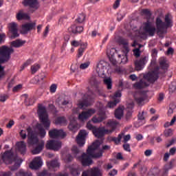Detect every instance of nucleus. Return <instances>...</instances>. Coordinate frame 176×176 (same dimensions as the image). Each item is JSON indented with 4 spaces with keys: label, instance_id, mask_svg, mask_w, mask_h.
<instances>
[{
    "label": "nucleus",
    "instance_id": "1",
    "mask_svg": "<svg viewBox=\"0 0 176 176\" xmlns=\"http://www.w3.org/2000/svg\"><path fill=\"white\" fill-rule=\"evenodd\" d=\"M28 133V144L29 148H34L32 150V155H38L41 153L45 148V142L43 140H40L38 139L36 134L32 131L31 127H28L26 131L21 130L19 133L22 140H25L27 138Z\"/></svg>",
    "mask_w": 176,
    "mask_h": 176
},
{
    "label": "nucleus",
    "instance_id": "2",
    "mask_svg": "<svg viewBox=\"0 0 176 176\" xmlns=\"http://www.w3.org/2000/svg\"><path fill=\"white\" fill-rule=\"evenodd\" d=\"M100 145H101V142L96 140L91 146L88 147L87 153H83L82 155L79 157V160L81 162L82 166H90L93 164V160H91L92 157H101L102 156V151H100L98 153L94 154V152L99 150Z\"/></svg>",
    "mask_w": 176,
    "mask_h": 176
},
{
    "label": "nucleus",
    "instance_id": "3",
    "mask_svg": "<svg viewBox=\"0 0 176 176\" xmlns=\"http://www.w3.org/2000/svg\"><path fill=\"white\" fill-rule=\"evenodd\" d=\"M107 127L111 129H105L104 127L101 128H95L91 124V122H89L87 124V128L88 130H92L93 134L97 138H101L102 137H104L105 134H111L115 131V129L116 127H118L119 122H116V120H109L107 123L104 122Z\"/></svg>",
    "mask_w": 176,
    "mask_h": 176
},
{
    "label": "nucleus",
    "instance_id": "4",
    "mask_svg": "<svg viewBox=\"0 0 176 176\" xmlns=\"http://www.w3.org/2000/svg\"><path fill=\"white\" fill-rule=\"evenodd\" d=\"M14 50L12 47L6 45L0 47V64L8 63L10 60V56ZM5 76V71L3 67L0 65V79Z\"/></svg>",
    "mask_w": 176,
    "mask_h": 176
},
{
    "label": "nucleus",
    "instance_id": "5",
    "mask_svg": "<svg viewBox=\"0 0 176 176\" xmlns=\"http://www.w3.org/2000/svg\"><path fill=\"white\" fill-rule=\"evenodd\" d=\"M157 72H150L147 74H145L140 82L133 85L135 89H144V87H148L151 83H153L157 80Z\"/></svg>",
    "mask_w": 176,
    "mask_h": 176
},
{
    "label": "nucleus",
    "instance_id": "6",
    "mask_svg": "<svg viewBox=\"0 0 176 176\" xmlns=\"http://www.w3.org/2000/svg\"><path fill=\"white\" fill-rule=\"evenodd\" d=\"M2 160L6 164H12V163H14V166L11 168L12 171L17 170V168L20 167V164L23 163V160L15 156L12 150L6 151L2 156Z\"/></svg>",
    "mask_w": 176,
    "mask_h": 176
},
{
    "label": "nucleus",
    "instance_id": "7",
    "mask_svg": "<svg viewBox=\"0 0 176 176\" xmlns=\"http://www.w3.org/2000/svg\"><path fill=\"white\" fill-rule=\"evenodd\" d=\"M155 32L156 28L155 26H153L152 22L147 21L146 22L143 23L141 25L138 36H140V38H142V39H146V36L148 35L150 36H153Z\"/></svg>",
    "mask_w": 176,
    "mask_h": 176
},
{
    "label": "nucleus",
    "instance_id": "8",
    "mask_svg": "<svg viewBox=\"0 0 176 176\" xmlns=\"http://www.w3.org/2000/svg\"><path fill=\"white\" fill-rule=\"evenodd\" d=\"M156 27L157 35H163L166 28H168V27H173V21H171V17H170V15H166L165 23L162 22L160 18H157Z\"/></svg>",
    "mask_w": 176,
    "mask_h": 176
},
{
    "label": "nucleus",
    "instance_id": "9",
    "mask_svg": "<svg viewBox=\"0 0 176 176\" xmlns=\"http://www.w3.org/2000/svg\"><path fill=\"white\" fill-rule=\"evenodd\" d=\"M37 113L38 115L41 123H42L45 129L49 130V128L50 127V120L49 119V115H47L46 107L43 104H38Z\"/></svg>",
    "mask_w": 176,
    "mask_h": 176
},
{
    "label": "nucleus",
    "instance_id": "10",
    "mask_svg": "<svg viewBox=\"0 0 176 176\" xmlns=\"http://www.w3.org/2000/svg\"><path fill=\"white\" fill-rule=\"evenodd\" d=\"M91 104H93V100L89 98L83 99L82 100H79L77 104L78 108L74 109L73 112L74 113H78V112H79V109H85V108H87V107H90Z\"/></svg>",
    "mask_w": 176,
    "mask_h": 176
},
{
    "label": "nucleus",
    "instance_id": "11",
    "mask_svg": "<svg viewBox=\"0 0 176 176\" xmlns=\"http://www.w3.org/2000/svg\"><path fill=\"white\" fill-rule=\"evenodd\" d=\"M124 45V47L122 50L123 54H119L118 58L121 59V63L122 64H126L127 63L128 58H127V53H129V43L127 42L122 43Z\"/></svg>",
    "mask_w": 176,
    "mask_h": 176
},
{
    "label": "nucleus",
    "instance_id": "12",
    "mask_svg": "<svg viewBox=\"0 0 176 176\" xmlns=\"http://www.w3.org/2000/svg\"><path fill=\"white\" fill-rule=\"evenodd\" d=\"M122 97V93L120 91H118L116 92L114 96H111V100H113V101H111L108 102V107L109 108H113L114 107H116V105L118 104V102H120V98Z\"/></svg>",
    "mask_w": 176,
    "mask_h": 176
},
{
    "label": "nucleus",
    "instance_id": "13",
    "mask_svg": "<svg viewBox=\"0 0 176 176\" xmlns=\"http://www.w3.org/2000/svg\"><path fill=\"white\" fill-rule=\"evenodd\" d=\"M8 30L11 34V39H14V38H18L19 36V30H17V23L12 22L8 24Z\"/></svg>",
    "mask_w": 176,
    "mask_h": 176
},
{
    "label": "nucleus",
    "instance_id": "14",
    "mask_svg": "<svg viewBox=\"0 0 176 176\" xmlns=\"http://www.w3.org/2000/svg\"><path fill=\"white\" fill-rule=\"evenodd\" d=\"M87 131L85 130H81L77 138H76V142L79 146H83V145L86 142V137H87Z\"/></svg>",
    "mask_w": 176,
    "mask_h": 176
},
{
    "label": "nucleus",
    "instance_id": "15",
    "mask_svg": "<svg viewBox=\"0 0 176 176\" xmlns=\"http://www.w3.org/2000/svg\"><path fill=\"white\" fill-rule=\"evenodd\" d=\"M94 113H96V109H89L87 111H82L78 115V119L79 120H81V122H83V120H86L87 119H89V118H91V116H93Z\"/></svg>",
    "mask_w": 176,
    "mask_h": 176
},
{
    "label": "nucleus",
    "instance_id": "16",
    "mask_svg": "<svg viewBox=\"0 0 176 176\" xmlns=\"http://www.w3.org/2000/svg\"><path fill=\"white\" fill-rule=\"evenodd\" d=\"M148 63L147 56H142L140 59L137 60L135 62V68L136 71H141L144 67V65Z\"/></svg>",
    "mask_w": 176,
    "mask_h": 176
},
{
    "label": "nucleus",
    "instance_id": "17",
    "mask_svg": "<svg viewBox=\"0 0 176 176\" xmlns=\"http://www.w3.org/2000/svg\"><path fill=\"white\" fill-rule=\"evenodd\" d=\"M47 149H52V151H58L61 148V142L56 140L48 141L46 144Z\"/></svg>",
    "mask_w": 176,
    "mask_h": 176
},
{
    "label": "nucleus",
    "instance_id": "18",
    "mask_svg": "<svg viewBox=\"0 0 176 176\" xmlns=\"http://www.w3.org/2000/svg\"><path fill=\"white\" fill-rule=\"evenodd\" d=\"M42 164H43L42 158L41 157H36L30 163V167L32 170H38V168H40V167H42Z\"/></svg>",
    "mask_w": 176,
    "mask_h": 176
},
{
    "label": "nucleus",
    "instance_id": "19",
    "mask_svg": "<svg viewBox=\"0 0 176 176\" xmlns=\"http://www.w3.org/2000/svg\"><path fill=\"white\" fill-rule=\"evenodd\" d=\"M49 135L50 138H64L65 136V133L61 129H52L49 131Z\"/></svg>",
    "mask_w": 176,
    "mask_h": 176
},
{
    "label": "nucleus",
    "instance_id": "20",
    "mask_svg": "<svg viewBox=\"0 0 176 176\" xmlns=\"http://www.w3.org/2000/svg\"><path fill=\"white\" fill-rule=\"evenodd\" d=\"M23 5L25 6H30V8H32L34 10L39 8V3L37 0H24Z\"/></svg>",
    "mask_w": 176,
    "mask_h": 176
},
{
    "label": "nucleus",
    "instance_id": "21",
    "mask_svg": "<svg viewBox=\"0 0 176 176\" xmlns=\"http://www.w3.org/2000/svg\"><path fill=\"white\" fill-rule=\"evenodd\" d=\"M35 27V23H25L22 25L21 32V34H28V31H31V30H34Z\"/></svg>",
    "mask_w": 176,
    "mask_h": 176
},
{
    "label": "nucleus",
    "instance_id": "22",
    "mask_svg": "<svg viewBox=\"0 0 176 176\" xmlns=\"http://www.w3.org/2000/svg\"><path fill=\"white\" fill-rule=\"evenodd\" d=\"M86 172L89 176H102V170L97 167L92 168L88 170H86Z\"/></svg>",
    "mask_w": 176,
    "mask_h": 176
},
{
    "label": "nucleus",
    "instance_id": "23",
    "mask_svg": "<svg viewBox=\"0 0 176 176\" xmlns=\"http://www.w3.org/2000/svg\"><path fill=\"white\" fill-rule=\"evenodd\" d=\"M16 146V150L18 152H20L22 155L25 153V151H27V146L23 141L17 142Z\"/></svg>",
    "mask_w": 176,
    "mask_h": 176
},
{
    "label": "nucleus",
    "instance_id": "24",
    "mask_svg": "<svg viewBox=\"0 0 176 176\" xmlns=\"http://www.w3.org/2000/svg\"><path fill=\"white\" fill-rule=\"evenodd\" d=\"M68 32H70V34H80V32H83V28L82 26L73 25L68 28Z\"/></svg>",
    "mask_w": 176,
    "mask_h": 176
},
{
    "label": "nucleus",
    "instance_id": "25",
    "mask_svg": "<svg viewBox=\"0 0 176 176\" xmlns=\"http://www.w3.org/2000/svg\"><path fill=\"white\" fill-rule=\"evenodd\" d=\"M104 119H107V116L105 115V113L100 112L98 113V116H94V118H92L91 120L94 123H100V122H102Z\"/></svg>",
    "mask_w": 176,
    "mask_h": 176
},
{
    "label": "nucleus",
    "instance_id": "26",
    "mask_svg": "<svg viewBox=\"0 0 176 176\" xmlns=\"http://www.w3.org/2000/svg\"><path fill=\"white\" fill-rule=\"evenodd\" d=\"M72 175L78 176L80 175V168L76 165H72L68 167Z\"/></svg>",
    "mask_w": 176,
    "mask_h": 176
},
{
    "label": "nucleus",
    "instance_id": "27",
    "mask_svg": "<svg viewBox=\"0 0 176 176\" xmlns=\"http://www.w3.org/2000/svg\"><path fill=\"white\" fill-rule=\"evenodd\" d=\"M16 20H30V16L27 14V13H25L23 10H19L16 13Z\"/></svg>",
    "mask_w": 176,
    "mask_h": 176
},
{
    "label": "nucleus",
    "instance_id": "28",
    "mask_svg": "<svg viewBox=\"0 0 176 176\" xmlns=\"http://www.w3.org/2000/svg\"><path fill=\"white\" fill-rule=\"evenodd\" d=\"M47 167L49 170H54V171H56L60 167V164L57 160L56 161H52V162H47Z\"/></svg>",
    "mask_w": 176,
    "mask_h": 176
},
{
    "label": "nucleus",
    "instance_id": "29",
    "mask_svg": "<svg viewBox=\"0 0 176 176\" xmlns=\"http://www.w3.org/2000/svg\"><path fill=\"white\" fill-rule=\"evenodd\" d=\"M96 72L100 78H104L105 72H104V66L102 63H98L96 66Z\"/></svg>",
    "mask_w": 176,
    "mask_h": 176
},
{
    "label": "nucleus",
    "instance_id": "30",
    "mask_svg": "<svg viewBox=\"0 0 176 176\" xmlns=\"http://www.w3.org/2000/svg\"><path fill=\"white\" fill-rule=\"evenodd\" d=\"M25 43V41L17 39L10 43L12 47H21Z\"/></svg>",
    "mask_w": 176,
    "mask_h": 176
},
{
    "label": "nucleus",
    "instance_id": "31",
    "mask_svg": "<svg viewBox=\"0 0 176 176\" xmlns=\"http://www.w3.org/2000/svg\"><path fill=\"white\" fill-rule=\"evenodd\" d=\"M80 127V126H79V124H78V123H76V122H72L69 124V129L71 131H73V133H76V131H78V130H79Z\"/></svg>",
    "mask_w": 176,
    "mask_h": 176
},
{
    "label": "nucleus",
    "instance_id": "32",
    "mask_svg": "<svg viewBox=\"0 0 176 176\" xmlns=\"http://www.w3.org/2000/svg\"><path fill=\"white\" fill-rule=\"evenodd\" d=\"M124 107H118L115 111V116L116 119H122L123 116V111Z\"/></svg>",
    "mask_w": 176,
    "mask_h": 176
},
{
    "label": "nucleus",
    "instance_id": "33",
    "mask_svg": "<svg viewBox=\"0 0 176 176\" xmlns=\"http://www.w3.org/2000/svg\"><path fill=\"white\" fill-rule=\"evenodd\" d=\"M36 128L38 130V134L41 138H43L46 135V131L42 127V124H37Z\"/></svg>",
    "mask_w": 176,
    "mask_h": 176
},
{
    "label": "nucleus",
    "instance_id": "34",
    "mask_svg": "<svg viewBox=\"0 0 176 176\" xmlns=\"http://www.w3.org/2000/svg\"><path fill=\"white\" fill-rule=\"evenodd\" d=\"M103 82L105 86H107V88L108 89V90H111V89H112V79H111V78H104Z\"/></svg>",
    "mask_w": 176,
    "mask_h": 176
},
{
    "label": "nucleus",
    "instance_id": "35",
    "mask_svg": "<svg viewBox=\"0 0 176 176\" xmlns=\"http://www.w3.org/2000/svg\"><path fill=\"white\" fill-rule=\"evenodd\" d=\"M160 65L162 68L164 69H166V68H168V63H167V60H166V58H161L160 59Z\"/></svg>",
    "mask_w": 176,
    "mask_h": 176
},
{
    "label": "nucleus",
    "instance_id": "36",
    "mask_svg": "<svg viewBox=\"0 0 176 176\" xmlns=\"http://www.w3.org/2000/svg\"><path fill=\"white\" fill-rule=\"evenodd\" d=\"M87 47V43L81 44L80 47L78 49V57L83 56V53H85V50H86Z\"/></svg>",
    "mask_w": 176,
    "mask_h": 176
},
{
    "label": "nucleus",
    "instance_id": "37",
    "mask_svg": "<svg viewBox=\"0 0 176 176\" xmlns=\"http://www.w3.org/2000/svg\"><path fill=\"white\" fill-rule=\"evenodd\" d=\"M55 123L56 124H62L65 126V124H67V120H65V118L60 117L56 120Z\"/></svg>",
    "mask_w": 176,
    "mask_h": 176
},
{
    "label": "nucleus",
    "instance_id": "38",
    "mask_svg": "<svg viewBox=\"0 0 176 176\" xmlns=\"http://www.w3.org/2000/svg\"><path fill=\"white\" fill-rule=\"evenodd\" d=\"M135 100L138 104H142L145 99L141 96V94H136L135 95Z\"/></svg>",
    "mask_w": 176,
    "mask_h": 176
},
{
    "label": "nucleus",
    "instance_id": "39",
    "mask_svg": "<svg viewBox=\"0 0 176 176\" xmlns=\"http://www.w3.org/2000/svg\"><path fill=\"white\" fill-rule=\"evenodd\" d=\"M40 68H41V65H39L38 64H34L32 65L30 68L32 74H36V72L39 71Z\"/></svg>",
    "mask_w": 176,
    "mask_h": 176
},
{
    "label": "nucleus",
    "instance_id": "40",
    "mask_svg": "<svg viewBox=\"0 0 176 176\" xmlns=\"http://www.w3.org/2000/svg\"><path fill=\"white\" fill-rule=\"evenodd\" d=\"M176 122V116H174L170 122H167L164 124V127H170V126H174Z\"/></svg>",
    "mask_w": 176,
    "mask_h": 176
},
{
    "label": "nucleus",
    "instance_id": "41",
    "mask_svg": "<svg viewBox=\"0 0 176 176\" xmlns=\"http://www.w3.org/2000/svg\"><path fill=\"white\" fill-rule=\"evenodd\" d=\"M41 78H39L38 76H35L34 78L32 80V83H38L40 80H43L45 79V74H41Z\"/></svg>",
    "mask_w": 176,
    "mask_h": 176
},
{
    "label": "nucleus",
    "instance_id": "42",
    "mask_svg": "<svg viewBox=\"0 0 176 176\" xmlns=\"http://www.w3.org/2000/svg\"><path fill=\"white\" fill-rule=\"evenodd\" d=\"M33 61L32 59H28V60H26L24 63L23 65H22L21 67V71H23V69H24L25 68H27V67H28V65H31V64H32Z\"/></svg>",
    "mask_w": 176,
    "mask_h": 176
},
{
    "label": "nucleus",
    "instance_id": "43",
    "mask_svg": "<svg viewBox=\"0 0 176 176\" xmlns=\"http://www.w3.org/2000/svg\"><path fill=\"white\" fill-rule=\"evenodd\" d=\"M32 175L31 173H25L24 170H20L16 173V176H31Z\"/></svg>",
    "mask_w": 176,
    "mask_h": 176
},
{
    "label": "nucleus",
    "instance_id": "44",
    "mask_svg": "<svg viewBox=\"0 0 176 176\" xmlns=\"http://www.w3.org/2000/svg\"><path fill=\"white\" fill-rule=\"evenodd\" d=\"M85 43H82V41H78L76 40H74L71 42L72 46H74V47H78V46H81V45H83Z\"/></svg>",
    "mask_w": 176,
    "mask_h": 176
},
{
    "label": "nucleus",
    "instance_id": "45",
    "mask_svg": "<svg viewBox=\"0 0 176 176\" xmlns=\"http://www.w3.org/2000/svg\"><path fill=\"white\" fill-rule=\"evenodd\" d=\"M86 19V16L84 14H80L76 19L78 23H83Z\"/></svg>",
    "mask_w": 176,
    "mask_h": 176
},
{
    "label": "nucleus",
    "instance_id": "46",
    "mask_svg": "<svg viewBox=\"0 0 176 176\" xmlns=\"http://www.w3.org/2000/svg\"><path fill=\"white\" fill-rule=\"evenodd\" d=\"M122 137H123V134H120L118 138H112L111 141H113L115 144H119L120 140H122Z\"/></svg>",
    "mask_w": 176,
    "mask_h": 176
},
{
    "label": "nucleus",
    "instance_id": "47",
    "mask_svg": "<svg viewBox=\"0 0 176 176\" xmlns=\"http://www.w3.org/2000/svg\"><path fill=\"white\" fill-rule=\"evenodd\" d=\"M72 152L76 157H78V153H79V150L78 149V147L74 146L72 148Z\"/></svg>",
    "mask_w": 176,
    "mask_h": 176
},
{
    "label": "nucleus",
    "instance_id": "48",
    "mask_svg": "<svg viewBox=\"0 0 176 176\" xmlns=\"http://www.w3.org/2000/svg\"><path fill=\"white\" fill-rule=\"evenodd\" d=\"M142 13L144 16H146V17H148V19H149V17H151V11H149V10H148V9L142 10Z\"/></svg>",
    "mask_w": 176,
    "mask_h": 176
},
{
    "label": "nucleus",
    "instance_id": "49",
    "mask_svg": "<svg viewBox=\"0 0 176 176\" xmlns=\"http://www.w3.org/2000/svg\"><path fill=\"white\" fill-rule=\"evenodd\" d=\"M89 65H90V62H86L84 63H82L80 65V69H86V68H89Z\"/></svg>",
    "mask_w": 176,
    "mask_h": 176
},
{
    "label": "nucleus",
    "instance_id": "50",
    "mask_svg": "<svg viewBox=\"0 0 176 176\" xmlns=\"http://www.w3.org/2000/svg\"><path fill=\"white\" fill-rule=\"evenodd\" d=\"M89 83L92 85V86H97V85H98V82L97 81V80L96 79V78L93 77L90 79L89 80Z\"/></svg>",
    "mask_w": 176,
    "mask_h": 176
},
{
    "label": "nucleus",
    "instance_id": "51",
    "mask_svg": "<svg viewBox=\"0 0 176 176\" xmlns=\"http://www.w3.org/2000/svg\"><path fill=\"white\" fill-rule=\"evenodd\" d=\"M5 39H6V34L0 32V45L2 42H5Z\"/></svg>",
    "mask_w": 176,
    "mask_h": 176
},
{
    "label": "nucleus",
    "instance_id": "52",
    "mask_svg": "<svg viewBox=\"0 0 176 176\" xmlns=\"http://www.w3.org/2000/svg\"><path fill=\"white\" fill-rule=\"evenodd\" d=\"M122 134V138H123V142H127V141H130V139L131 138V136H130V135H124L123 133H121Z\"/></svg>",
    "mask_w": 176,
    "mask_h": 176
},
{
    "label": "nucleus",
    "instance_id": "53",
    "mask_svg": "<svg viewBox=\"0 0 176 176\" xmlns=\"http://www.w3.org/2000/svg\"><path fill=\"white\" fill-rule=\"evenodd\" d=\"M164 135L165 137H171L173 135V130L171 129H167L164 131Z\"/></svg>",
    "mask_w": 176,
    "mask_h": 176
},
{
    "label": "nucleus",
    "instance_id": "54",
    "mask_svg": "<svg viewBox=\"0 0 176 176\" xmlns=\"http://www.w3.org/2000/svg\"><path fill=\"white\" fill-rule=\"evenodd\" d=\"M72 156L71 155L68 154L66 155V157L64 158V161L65 163H69V162H72Z\"/></svg>",
    "mask_w": 176,
    "mask_h": 176
},
{
    "label": "nucleus",
    "instance_id": "55",
    "mask_svg": "<svg viewBox=\"0 0 176 176\" xmlns=\"http://www.w3.org/2000/svg\"><path fill=\"white\" fill-rule=\"evenodd\" d=\"M56 90H57V85L56 84H53L50 87V91L51 93H56Z\"/></svg>",
    "mask_w": 176,
    "mask_h": 176
},
{
    "label": "nucleus",
    "instance_id": "56",
    "mask_svg": "<svg viewBox=\"0 0 176 176\" xmlns=\"http://www.w3.org/2000/svg\"><path fill=\"white\" fill-rule=\"evenodd\" d=\"M25 105H32L34 104V99L30 98L25 100Z\"/></svg>",
    "mask_w": 176,
    "mask_h": 176
},
{
    "label": "nucleus",
    "instance_id": "57",
    "mask_svg": "<svg viewBox=\"0 0 176 176\" xmlns=\"http://www.w3.org/2000/svg\"><path fill=\"white\" fill-rule=\"evenodd\" d=\"M120 1L122 0H116L113 6V9H118V8H119V6H120Z\"/></svg>",
    "mask_w": 176,
    "mask_h": 176
},
{
    "label": "nucleus",
    "instance_id": "58",
    "mask_svg": "<svg viewBox=\"0 0 176 176\" xmlns=\"http://www.w3.org/2000/svg\"><path fill=\"white\" fill-rule=\"evenodd\" d=\"M118 175V170L116 169H113L109 173V176H115Z\"/></svg>",
    "mask_w": 176,
    "mask_h": 176
},
{
    "label": "nucleus",
    "instance_id": "59",
    "mask_svg": "<svg viewBox=\"0 0 176 176\" xmlns=\"http://www.w3.org/2000/svg\"><path fill=\"white\" fill-rule=\"evenodd\" d=\"M123 148L124 149V151H126V152H131V149H130V144H125L123 145Z\"/></svg>",
    "mask_w": 176,
    "mask_h": 176
},
{
    "label": "nucleus",
    "instance_id": "60",
    "mask_svg": "<svg viewBox=\"0 0 176 176\" xmlns=\"http://www.w3.org/2000/svg\"><path fill=\"white\" fill-rule=\"evenodd\" d=\"M133 54L135 57H140V49L133 50Z\"/></svg>",
    "mask_w": 176,
    "mask_h": 176
},
{
    "label": "nucleus",
    "instance_id": "61",
    "mask_svg": "<svg viewBox=\"0 0 176 176\" xmlns=\"http://www.w3.org/2000/svg\"><path fill=\"white\" fill-rule=\"evenodd\" d=\"M176 138H172V140L169 142V144L166 145L167 148L171 146V145H174L175 144Z\"/></svg>",
    "mask_w": 176,
    "mask_h": 176
},
{
    "label": "nucleus",
    "instance_id": "62",
    "mask_svg": "<svg viewBox=\"0 0 176 176\" xmlns=\"http://www.w3.org/2000/svg\"><path fill=\"white\" fill-rule=\"evenodd\" d=\"M21 87H23L21 85H18L13 88L12 91H19V90L21 89Z\"/></svg>",
    "mask_w": 176,
    "mask_h": 176
},
{
    "label": "nucleus",
    "instance_id": "63",
    "mask_svg": "<svg viewBox=\"0 0 176 176\" xmlns=\"http://www.w3.org/2000/svg\"><path fill=\"white\" fill-rule=\"evenodd\" d=\"M12 173L10 172H0V176H10Z\"/></svg>",
    "mask_w": 176,
    "mask_h": 176
},
{
    "label": "nucleus",
    "instance_id": "64",
    "mask_svg": "<svg viewBox=\"0 0 176 176\" xmlns=\"http://www.w3.org/2000/svg\"><path fill=\"white\" fill-rule=\"evenodd\" d=\"M175 152H176V148L173 147L172 148L170 149L169 154H170L173 156V155H175Z\"/></svg>",
    "mask_w": 176,
    "mask_h": 176
}]
</instances>
